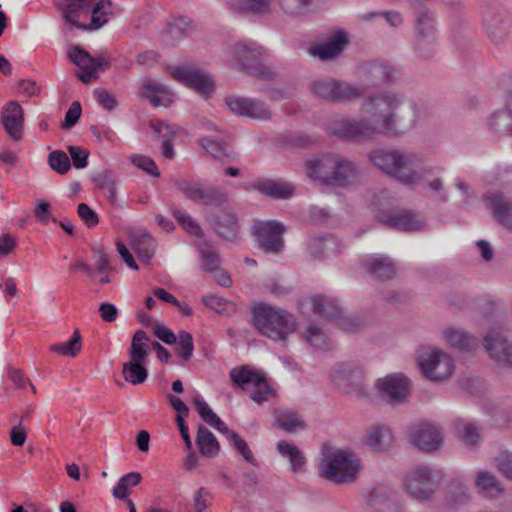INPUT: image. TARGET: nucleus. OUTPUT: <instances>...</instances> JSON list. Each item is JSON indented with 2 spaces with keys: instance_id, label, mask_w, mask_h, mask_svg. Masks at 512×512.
Here are the masks:
<instances>
[{
  "instance_id": "c756f323",
  "label": "nucleus",
  "mask_w": 512,
  "mask_h": 512,
  "mask_svg": "<svg viewBox=\"0 0 512 512\" xmlns=\"http://www.w3.org/2000/svg\"><path fill=\"white\" fill-rule=\"evenodd\" d=\"M230 378L240 388L247 389L250 387H261L265 377L262 373L251 369L247 365H243L233 368L230 371Z\"/></svg>"
},
{
  "instance_id": "4be33fe9",
  "label": "nucleus",
  "mask_w": 512,
  "mask_h": 512,
  "mask_svg": "<svg viewBox=\"0 0 512 512\" xmlns=\"http://www.w3.org/2000/svg\"><path fill=\"white\" fill-rule=\"evenodd\" d=\"M336 155L337 154H325L308 160L305 164L307 175L311 179L320 181L326 185L329 180H336V178L332 177L333 175L331 174V171L337 167Z\"/></svg>"
},
{
  "instance_id": "052dcab7",
  "label": "nucleus",
  "mask_w": 512,
  "mask_h": 512,
  "mask_svg": "<svg viewBox=\"0 0 512 512\" xmlns=\"http://www.w3.org/2000/svg\"><path fill=\"white\" fill-rule=\"evenodd\" d=\"M130 161L132 162L133 165L144 170L149 175H152L155 177L160 176V172H159L155 162L150 157H147L144 155H132L130 157Z\"/></svg>"
},
{
  "instance_id": "0eeeda50",
  "label": "nucleus",
  "mask_w": 512,
  "mask_h": 512,
  "mask_svg": "<svg viewBox=\"0 0 512 512\" xmlns=\"http://www.w3.org/2000/svg\"><path fill=\"white\" fill-rule=\"evenodd\" d=\"M442 476L426 466L412 469L406 476L405 487L408 494L420 501L432 500Z\"/></svg>"
},
{
  "instance_id": "a19ab883",
  "label": "nucleus",
  "mask_w": 512,
  "mask_h": 512,
  "mask_svg": "<svg viewBox=\"0 0 512 512\" xmlns=\"http://www.w3.org/2000/svg\"><path fill=\"white\" fill-rule=\"evenodd\" d=\"M150 341L149 336L143 330H137L131 341L129 349V357L131 361L144 362L146 357L150 353L148 342Z\"/></svg>"
},
{
  "instance_id": "a18cd8bd",
  "label": "nucleus",
  "mask_w": 512,
  "mask_h": 512,
  "mask_svg": "<svg viewBox=\"0 0 512 512\" xmlns=\"http://www.w3.org/2000/svg\"><path fill=\"white\" fill-rule=\"evenodd\" d=\"M392 441V433L389 428L384 426L374 427L367 436L368 446L377 451L385 450Z\"/></svg>"
},
{
  "instance_id": "393cba45",
  "label": "nucleus",
  "mask_w": 512,
  "mask_h": 512,
  "mask_svg": "<svg viewBox=\"0 0 512 512\" xmlns=\"http://www.w3.org/2000/svg\"><path fill=\"white\" fill-rule=\"evenodd\" d=\"M368 80L373 86L390 85L400 77V71L387 62H372L366 68Z\"/></svg>"
},
{
  "instance_id": "0e129e2a",
  "label": "nucleus",
  "mask_w": 512,
  "mask_h": 512,
  "mask_svg": "<svg viewBox=\"0 0 512 512\" xmlns=\"http://www.w3.org/2000/svg\"><path fill=\"white\" fill-rule=\"evenodd\" d=\"M77 213L88 228H93L99 223L98 215L86 203L78 205Z\"/></svg>"
},
{
  "instance_id": "c85d7f7f",
  "label": "nucleus",
  "mask_w": 512,
  "mask_h": 512,
  "mask_svg": "<svg viewBox=\"0 0 512 512\" xmlns=\"http://www.w3.org/2000/svg\"><path fill=\"white\" fill-rule=\"evenodd\" d=\"M141 96L148 99L154 107H168L172 103L169 90L164 85L151 80L143 83Z\"/></svg>"
},
{
  "instance_id": "7ed1b4c3",
  "label": "nucleus",
  "mask_w": 512,
  "mask_h": 512,
  "mask_svg": "<svg viewBox=\"0 0 512 512\" xmlns=\"http://www.w3.org/2000/svg\"><path fill=\"white\" fill-rule=\"evenodd\" d=\"M252 316L256 330L274 341H285L296 329V322L291 313L264 303H259L253 308Z\"/></svg>"
},
{
  "instance_id": "4d7b16f0",
  "label": "nucleus",
  "mask_w": 512,
  "mask_h": 512,
  "mask_svg": "<svg viewBox=\"0 0 512 512\" xmlns=\"http://www.w3.org/2000/svg\"><path fill=\"white\" fill-rule=\"evenodd\" d=\"M193 403L197 412L204 422L212 426L213 424H219V417L210 406L199 396L193 398Z\"/></svg>"
},
{
  "instance_id": "a211bd4d",
  "label": "nucleus",
  "mask_w": 512,
  "mask_h": 512,
  "mask_svg": "<svg viewBox=\"0 0 512 512\" xmlns=\"http://www.w3.org/2000/svg\"><path fill=\"white\" fill-rule=\"evenodd\" d=\"M489 356L497 363L512 367V343H508L500 329L490 330L483 338Z\"/></svg>"
},
{
  "instance_id": "ea45409f",
  "label": "nucleus",
  "mask_w": 512,
  "mask_h": 512,
  "mask_svg": "<svg viewBox=\"0 0 512 512\" xmlns=\"http://www.w3.org/2000/svg\"><path fill=\"white\" fill-rule=\"evenodd\" d=\"M197 446L202 455L212 458L220 451V445L213 433L206 427L200 425L196 437Z\"/></svg>"
},
{
  "instance_id": "13d9d810",
  "label": "nucleus",
  "mask_w": 512,
  "mask_h": 512,
  "mask_svg": "<svg viewBox=\"0 0 512 512\" xmlns=\"http://www.w3.org/2000/svg\"><path fill=\"white\" fill-rule=\"evenodd\" d=\"M304 337L307 340V342L310 343V345L317 349H324L327 346L325 334L323 333L321 328H319L316 325H310L306 329Z\"/></svg>"
},
{
  "instance_id": "2eb2a0df",
  "label": "nucleus",
  "mask_w": 512,
  "mask_h": 512,
  "mask_svg": "<svg viewBox=\"0 0 512 512\" xmlns=\"http://www.w3.org/2000/svg\"><path fill=\"white\" fill-rule=\"evenodd\" d=\"M312 310L319 317L328 320H338L340 326L348 332H355L360 327L357 319H346L341 317L342 311L337 303L327 296L315 295L311 298Z\"/></svg>"
},
{
  "instance_id": "4c0bfd02",
  "label": "nucleus",
  "mask_w": 512,
  "mask_h": 512,
  "mask_svg": "<svg viewBox=\"0 0 512 512\" xmlns=\"http://www.w3.org/2000/svg\"><path fill=\"white\" fill-rule=\"evenodd\" d=\"M444 336L447 343L459 350L470 351L477 346V340L466 331L448 328L444 331Z\"/></svg>"
},
{
  "instance_id": "338daca9",
  "label": "nucleus",
  "mask_w": 512,
  "mask_h": 512,
  "mask_svg": "<svg viewBox=\"0 0 512 512\" xmlns=\"http://www.w3.org/2000/svg\"><path fill=\"white\" fill-rule=\"evenodd\" d=\"M499 86L503 90L505 108L512 112V75L503 74L499 80Z\"/></svg>"
},
{
  "instance_id": "bf43d9fd",
  "label": "nucleus",
  "mask_w": 512,
  "mask_h": 512,
  "mask_svg": "<svg viewBox=\"0 0 512 512\" xmlns=\"http://www.w3.org/2000/svg\"><path fill=\"white\" fill-rule=\"evenodd\" d=\"M272 0H242L238 9L255 14H266L270 12Z\"/></svg>"
},
{
  "instance_id": "1a4fd4ad",
  "label": "nucleus",
  "mask_w": 512,
  "mask_h": 512,
  "mask_svg": "<svg viewBox=\"0 0 512 512\" xmlns=\"http://www.w3.org/2000/svg\"><path fill=\"white\" fill-rule=\"evenodd\" d=\"M311 90L316 97L331 103L353 101L362 95L358 87L331 77L314 80Z\"/></svg>"
},
{
  "instance_id": "9b49d317",
  "label": "nucleus",
  "mask_w": 512,
  "mask_h": 512,
  "mask_svg": "<svg viewBox=\"0 0 512 512\" xmlns=\"http://www.w3.org/2000/svg\"><path fill=\"white\" fill-rule=\"evenodd\" d=\"M423 374L433 381L449 378L454 370L453 359L440 349H431L418 357Z\"/></svg>"
},
{
  "instance_id": "9d476101",
  "label": "nucleus",
  "mask_w": 512,
  "mask_h": 512,
  "mask_svg": "<svg viewBox=\"0 0 512 512\" xmlns=\"http://www.w3.org/2000/svg\"><path fill=\"white\" fill-rule=\"evenodd\" d=\"M68 58L81 70L76 76L85 84L98 79V72L110 67V62L104 54L92 56L80 46L72 47L68 52Z\"/></svg>"
},
{
  "instance_id": "f8f14e48",
  "label": "nucleus",
  "mask_w": 512,
  "mask_h": 512,
  "mask_svg": "<svg viewBox=\"0 0 512 512\" xmlns=\"http://www.w3.org/2000/svg\"><path fill=\"white\" fill-rule=\"evenodd\" d=\"M378 395L390 405L404 402L410 394L411 382L402 373H392L376 382Z\"/></svg>"
},
{
  "instance_id": "49530a36",
  "label": "nucleus",
  "mask_w": 512,
  "mask_h": 512,
  "mask_svg": "<svg viewBox=\"0 0 512 512\" xmlns=\"http://www.w3.org/2000/svg\"><path fill=\"white\" fill-rule=\"evenodd\" d=\"M95 185L103 190L111 203L116 201V179L111 170H103L93 177Z\"/></svg>"
},
{
  "instance_id": "2f4dec72",
  "label": "nucleus",
  "mask_w": 512,
  "mask_h": 512,
  "mask_svg": "<svg viewBox=\"0 0 512 512\" xmlns=\"http://www.w3.org/2000/svg\"><path fill=\"white\" fill-rule=\"evenodd\" d=\"M364 266L370 274L381 281L392 279L396 275L395 265L389 257L367 260Z\"/></svg>"
},
{
  "instance_id": "6e6d98bb",
  "label": "nucleus",
  "mask_w": 512,
  "mask_h": 512,
  "mask_svg": "<svg viewBox=\"0 0 512 512\" xmlns=\"http://www.w3.org/2000/svg\"><path fill=\"white\" fill-rule=\"evenodd\" d=\"M173 216L177 219L179 224L183 227V229L195 236L202 237L203 231L200 226L192 219V217L179 209H174L172 211Z\"/></svg>"
},
{
  "instance_id": "774afa93",
  "label": "nucleus",
  "mask_w": 512,
  "mask_h": 512,
  "mask_svg": "<svg viewBox=\"0 0 512 512\" xmlns=\"http://www.w3.org/2000/svg\"><path fill=\"white\" fill-rule=\"evenodd\" d=\"M498 470L508 479H512V453L503 452L496 459Z\"/></svg>"
},
{
  "instance_id": "b1692460",
  "label": "nucleus",
  "mask_w": 512,
  "mask_h": 512,
  "mask_svg": "<svg viewBox=\"0 0 512 512\" xmlns=\"http://www.w3.org/2000/svg\"><path fill=\"white\" fill-rule=\"evenodd\" d=\"M251 188L273 199H288L294 193V188L291 184L270 178L256 179L251 184Z\"/></svg>"
},
{
  "instance_id": "473e14b6",
  "label": "nucleus",
  "mask_w": 512,
  "mask_h": 512,
  "mask_svg": "<svg viewBox=\"0 0 512 512\" xmlns=\"http://www.w3.org/2000/svg\"><path fill=\"white\" fill-rule=\"evenodd\" d=\"M475 487L478 493L485 497H497L503 492V488L496 476L485 470H481L477 473Z\"/></svg>"
},
{
  "instance_id": "7c9ffc66",
  "label": "nucleus",
  "mask_w": 512,
  "mask_h": 512,
  "mask_svg": "<svg viewBox=\"0 0 512 512\" xmlns=\"http://www.w3.org/2000/svg\"><path fill=\"white\" fill-rule=\"evenodd\" d=\"M191 20L187 17H179L170 22L162 32V42L165 45L173 46L182 40L191 28Z\"/></svg>"
},
{
  "instance_id": "39448f33",
  "label": "nucleus",
  "mask_w": 512,
  "mask_h": 512,
  "mask_svg": "<svg viewBox=\"0 0 512 512\" xmlns=\"http://www.w3.org/2000/svg\"><path fill=\"white\" fill-rule=\"evenodd\" d=\"M358 459L345 451L326 453L319 463L321 477L336 484L353 482L359 471Z\"/></svg>"
},
{
  "instance_id": "e2e57ef3",
  "label": "nucleus",
  "mask_w": 512,
  "mask_h": 512,
  "mask_svg": "<svg viewBox=\"0 0 512 512\" xmlns=\"http://www.w3.org/2000/svg\"><path fill=\"white\" fill-rule=\"evenodd\" d=\"M232 440L229 442L242 456L243 458L251 463L252 465H256V460L248 444L244 439H242L238 434H231Z\"/></svg>"
},
{
  "instance_id": "79ce46f5",
  "label": "nucleus",
  "mask_w": 512,
  "mask_h": 512,
  "mask_svg": "<svg viewBox=\"0 0 512 512\" xmlns=\"http://www.w3.org/2000/svg\"><path fill=\"white\" fill-rule=\"evenodd\" d=\"M435 33L433 13L427 9L416 12V35L418 41L432 38Z\"/></svg>"
},
{
  "instance_id": "f3484780",
  "label": "nucleus",
  "mask_w": 512,
  "mask_h": 512,
  "mask_svg": "<svg viewBox=\"0 0 512 512\" xmlns=\"http://www.w3.org/2000/svg\"><path fill=\"white\" fill-rule=\"evenodd\" d=\"M483 201L496 222L512 231V200L502 191H493L484 194Z\"/></svg>"
},
{
  "instance_id": "5701e85b",
  "label": "nucleus",
  "mask_w": 512,
  "mask_h": 512,
  "mask_svg": "<svg viewBox=\"0 0 512 512\" xmlns=\"http://www.w3.org/2000/svg\"><path fill=\"white\" fill-rule=\"evenodd\" d=\"M348 43V35L345 30L341 29L336 31L324 43L312 47L310 51L311 54L323 61L332 60L342 53Z\"/></svg>"
},
{
  "instance_id": "8fccbe9b",
  "label": "nucleus",
  "mask_w": 512,
  "mask_h": 512,
  "mask_svg": "<svg viewBox=\"0 0 512 512\" xmlns=\"http://www.w3.org/2000/svg\"><path fill=\"white\" fill-rule=\"evenodd\" d=\"M201 256V267L203 270L212 272L220 266V255L207 243L199 248Z\"/></svg>"
},
{
  "instance_id": "4468645a",
  "label": "nucleus",
  "mask_w": 512,
  "mask_h": 512,
  "mask_svg": "<svg viewBox=\"0 0 512 512\" xmlns=\"http://www.w3.org/2000/svg\"><path fill=\"white\" fill-rule=\"evenodd\" d=\"M376 218L378 222L388 228L405 232L419 231L425 227L424 220L417 213L410 210L399 212L381 210L377 213Z\"/></svg>"
},
{
  "instance_id": "f704fd0d",
  "label": "nucleus",
  "mask_w": 512,
  "mask_h": 512,
  "mask_svg": "<svg viewBox=\"0 0 512 512\" xmlns=\"http://www.w3.org/2000/svg\"><path fill=\"white\" fill-rule=\"evenodd\" d=\"M111 1L110 0H99L94 3L90 10L91 21L88 24L82 23L81 30L91 31L97 30L105 25L108 21V15L111 13Z\"/></svg>"
},
{
  "instance_id": "58836bf2",
  "label": "nucleus",
  "mask_w": 512,
  "mask_h": 512,
  "mask_svg": "<svg viewBox=\"0 0 512 512\" xmlns=\"http://www.w3.org/2000/svg\"><path fill=\"white\" fill-rule=\"evenodd\" d=\"M277 450L281 456L289 460L293 472L303 471L306 458L295 444L282 440L278 442Z\"/></svg>"
},
{
  "instance_id": "aec40b11",
  "label": "nucleus",
  "mask_w": 512,
  "mask_h": 512,
  "mask_svg": "<svg viewBox=\"0 0 512 512\" xmlns=\"http://www.w3.org/2000/svg\"><path fill=\"white\" fill-rule=\"evenodd\" d=\"M411 441L422 451H435L443 441L442 430L431 423H420L411 433Z\"/></svg>"
},
{
  "instance_id": "bb28decb",
  "label": "nucleus",
  "mask_w": 512,
  "mask_h": 512,
  "mask_svg": "<svg viewBox=\"0 0 512 512\" xmlns=\"http://www.w3.org/2000/svg\"><path fill=\"white\" fill-rule=\"evenodd\" d=\"M336 168L331 171L336 180H329L327 185L344 187L351 184L357 176L356 165L340 155H336Z\"/></svg>"
},
{
  "instance_id": "ddd939ff",
  "label": "nucleus",
  "mask_w": 512,
  "mask_h": 512,
  "mask_svg": "<svg viewBox=\"0 0 512 512\" xmlns=\"http://www.w3.org/2000/svg\"><path fill=\"white\" fill-rule=\"evenodd\" d=\"M258 246L266 253L278 254L284 246L285 226L275 220L257 222L254 225Z\"/></svg>"
},
{
  "instance_id": "864d4df0",
  "label": "nucleus",
  "mask_w": 512,
  "mask_h": 512,
  "mask_svg": "<svg viewBox=\"0 0 512 512\" xmlns=\"http://www.w3.org/2000/svg\"><path fill=\"white\" fill-rule=\"evenodd\" d=\"M48 163L59 174H66L71 168L69 157L61 150L51 152L48 157Z\"/></svg>"
},
{
  "instance_id": "20e7f679",
  "label": "nucleus",
  "mask_w": 512,
  "mask_h": 512,
  "mask_svg": "<svg viewBox=\"0 0 512 512\" xmlns=\"http://www.w3.org/2000/svg\"><path fill=\"white\" fill-rule=\"evenodd\" d=\"M482 24L493 46L504 48L511 41V15L503 5L487 3L482 9Z\"/></svg>"
},
{
  "instance_id": "dca6fc26",
  "label": "nucleus",
  "mask_w": 512,
  "mask_h": 512,
  "mask_svg": "<svg viewBox=\"0 0 512 512\" xmlns=\"http://www.w3.org/2000/svg\"><path fill=\"white\" fill-rule=\"evenodd\" d=\"M172 76L205 97H209L214 92L215 85L211 76L197 69L176 67L172 71Z\"/></svg>"
},
{
  "instance_id": "412c9836",
  "label": "nucleus",
  "mask_w": 512,
  "mask_h": 512,
  "mask_svg": "<svg viewBox=\"0 0 512 512\" xmlns=\"http://www.w3.org/2000/svg\"><path fill=\"white\" fill-rule=\"evenodd\" d=\"M1 121L11 140L17 142L23 138L24 112L18 102L10 101L4 106Z\"/></svg>"
},
{
  "instance_id": "a878e982",
  "label": "nucleus",
  "mask_w": 512,
  "mask_h": 512,
  "mask_svg": "<svg viewBox=\"0 0 512 512\" xmlns=\"http://www.w3.org/2000/svg\"><path fill=\"white\" fill-rule=\"evenodd\" d=\"M366 502L375 512H400L395 494L383 487L373 488L366 496Z\"/></svg>"
},
{
  "instance_id": "72a5a7b5",
  "label": "nucleus",
  "mask_w": 512,
  "mask_h": 512,
  "mask_svg": "<svg viewBox=\"0 0 512 512\" xmlns=\"http://www.w3.org/2000/svg\"><path fill=\"white\" fill-rule=\"evenodd\" d=\"M213 227L218 235L227 241H233L237 236V218L232 213H220L213 221Z\"/></svg>"
},
{
  "instance_id": "6e6552de",
  "label": "nucleus",
  "mask_w": 512,
  "mask_h": 512,
  "mask_svg": "<svg viewBox=\"0 0 512 512\" xmlns=\"http://www.w3.org/2000/svg\"><path fill=\"white\" fill-rule=\"evenodd\" d=\"M173 186L186 199L206 206H220L227 201L226 193L213 186L190 180L185 177L173 179Z\"/></svg>"
},
{
  "instance_id": "5fc2aeb1",
  "label": "nucleus",
  "mask_w": 512,
  "mask_h": 512,
  "mask_svg": "<svg viewBox=\"0 0 512 512\" xmlns=\"http://www.w3.org/2000/svg\"><path fill=\"white\" fill-rule=\"evenodd\" d=\"M279 428L286 432H295L297 429H304L306 424L295 412L282 414L277 421Z\"/></svg>"
},
{
  "instance_id": "f03ea898",
  "label": "nucleus",
  "mask_w": 512,
  "mask_h": 512,
  "mask_svg": "<svg viewBox=\"0 0 512 512\" xmlns=\"http://www.w3.org/2000/svg\"><path fill=\"white\" fill-rule=\"evenodd\" d=\"M370 161L399 182L415 186L424 183L437 196L440 202H447L449 196L439 177L428 179L433 167L425 166L414 153L400 149H376L369 154Z\"/></svg>"
},
{
  "instance_id": "de8ad7c7",
  "label": "nucleus",
  "mask_w": 512,
  "mask_h": 512,
  "mask_svg": "<svg viewBox=\"0 0 512 512\" xmlns=\"http://www.w3.org/2000/svg\"><path fill=\"white\" fill-rule=\"evenodd\" d=\"M122 374L124 379L133 385L144 383L148 377V371L143 366V362L131 360L123 364Z\"/></svg>"
},
{
  "instance_id": "680f3d73",
  "label": "nucleus",
  "mask_w": 512,
  "mask_h": 512,
  "mask_svg": "<svg viewBox=\"0 0 512 512\" xmlns=\"http://www.w3.org/2000/svg\"><path fill=\"white\" fill-rule=\"evenodd\" d=\"M67 150L71 156L73 166L77 169H83L88 165L89 151L80 146L70 145Z\"/></svg>"
},
{
  "instance_id": "c9c22d12",
  "label": "nucleus",
  "mask_w": 512,
  "mask_h": 512,
  "mask_svg": "<svg viewBox=\"0 0 512 512\" xmlns=\"http://www.w3.org/2000/svg\"><path fill=\"white\" fill-rule=\"evenodd\" d=\"M488 128L492 133L512 136V112L506 108L496 110L488 119Z\"/></svg>"
},
{
  "instance_id": "69168bd1",
  "label": "nucleus",
  "mask_w": 512,
  "mask_h": 512,
  "mask_svg": "<svg viewBox=\"0 0 512 512\" xmlns=\"http://www.w3.org/2000/svg\"><path fill=\"white\" fill-rule=\"evenodd\" d=\"M94 97L98 104L108 111L115 109L118 104L115 96L105 89H95Z\"/></svg>"
},
{
  "instance_id": "423d86ee",
  "label": "nucleus",
  "mask_w": 512,
  "mask_h": 512,
  "mask_svg": "<svg viewBox=\"0 0 512 512\" xmlns=\"http://www.w3.org/2000/svg\"><path fill=\"white\" fill-rule=\"evenodd\" d=\"M231 53L239 64V69L251 76L261 80L270 81L275 79V72L267 66L265 50L256 43H238L232 47Z\"/></svg>"
},
{
  "instance_id": "37998d69",
  "label": "nucleus",
  "mask_w": 512,
  "mask_h": 512,
  "mask_svg": "<svg viewBox=\"0 0 512 512\" xmlns=\"http://www.w3.org/2000/svg\"><path fill=\"white\" fill-rule=\"evenodd\" d=\"M469 500L468 488L458 480H452L446 491L445 502L450 508L467 503Z\"/></svg>"
},
{
  "instance_id": "cd10ccee",
  "label": "nucleus",
  "mask_w": 512,
  "mask_h": 512,
  "mask_svg": "<svg viewBox=\"0 0 512 512\" xmlns=\"http://www.w3.org/2000/svg\"><path fill=\"white\" fill-rule=\"evenodd\" d=\"M68 3L63 7L62 18L66 24L72 25L77 29L81 28L80 16L90 13L95 0H67Z\"/></svg>"
},
{
  "instance_id": "c03bdc74",
  "label": "nucleus",
  "mask_w": 512,
  "mask_h": 512,
  "mask_svg": "<svg viewBox=\"0 0 512 512\" xmlns=\"http://www.w3.org/2000/svg\"><path fill=\"white\" fill-rule=\"evenodd\" d=\"M133 249L140 261L148 263L155 253L156 243L151 235L145 233L134 239Z\"/></svg>"
},
{
  "instance_id": "e433bc0d",
  "label": "nucleus",
  "mask_w": 512,
  "mask_h": 512,
  "mask_svg": "<svg viewBox=\"0 0 512 512\" xmlns=\"http://www.w3.org/2000/svg\"><path fill=\"white\" fill-rule=\"evenodd\" d=\"M198 142L207 153L222 163L228 162L233 158L228 149V144L224 140L206 136L200 138Z\"/></svg>"
},
{
  "instance_id": "3c124183",
  "label": "nucleus",
  "mask_w": 512,
  "mask_h": 512,
  "mask_svg": "<svg viewBox=\"0 0 512 512\" xmlns=\"http://www.w3.org/2000/svg\"><path fill=\"white\" fill-rule=\"evenodd\" d=\"M176 351L182 361L191 359L194 351V342L192 335L187 331H180L177 335Z\"/></svg>"
},
{
  "instance_id": "09e8293b",
  "label": "nucleus",
  "mask_w": 512,
  "mask_h": 512,
  "mask_svg": "<svg viewBox=\"0 0 512 512\" xmlns=\"http://www.w3.org/2000/svg\"><path fill=\"white\" fill-rule=\"evenodd\" d=\"M81 346L80 332L75 330L69 341L51 345L50 351L63 356L75 357L80 352Z\"/></svg>"
},
{
  "instance_id": "6ab92c4d",
  "label": "nucleus",
  "mask_w": 512,
  "mask_h": 512,
  "mask_svg": "<svg viewBox=\"0 0 512 512\" xmlns=\"http://www.w3.org/2000/svg\"><path fill=\"white\" fill-rule=\"evenodd\" d=\"M226 104L236 115L249 117L259 120H268L271 113L262 101L246 98V97H229L226 98Z\"/></svg>"
},
{
  "instance_id": "603ef678",
  "label": "nucleus",
  "mask_w": 512,
  "mask_h": 512,
  "mask_svg": "<svg viewBox=\"0 0 512 512\" xmlns=\"http://www.w3.org/2000/svg\"><path fill=\"white\" fill-rule=\"evenodd\" d=\"M455 429L466 445H477L481 441L479 430L474 424L459 421L456 423Z\"/></svg>"
},
{
  "instance_id": "f257e3e1",
  "label": "nucleus",
  "mask_w": 512,
  "mask_h": 512,
  "mask_svg": "<svg viewBox=\"0 0 512 512\" xmlns=\"http://www.w3.org/2000/svg\"><path fill=\"white\" fill-rule=\"evenodd\" d=\"M405 101L403 94L382 91L366 97L361 103V119L334 118L328 124V132L346 141L367 142L382 135L401 137L416 124L415 105L401 110Z\"/></svg>"
}]
</instances>
